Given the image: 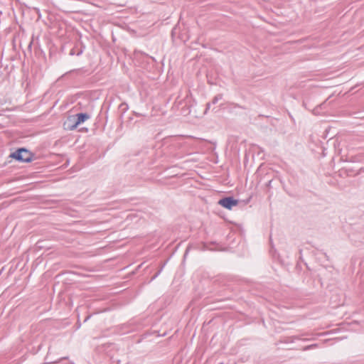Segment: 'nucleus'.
I'll use <instances>...</instances> for the list:
<instances>
[{
	"mask_svg": "<svg viewBox=\"0 0 364 364\" xmlns=\"http://www.w3.org/2000/svg\"><path fill=\"white\" fill-rule=\"evenodd\" d=\"M139 53H140L141 54L145 55V53H144L143 52L139 51ZM146 55L148 56V55H146Z\"/></svg>",
	"mask_w": 364,
	"mask_h": 364,
	"instance_id": "23",
	"label": "nucleus"
},
{
	"mask_svg": "<svg viewBox=\"0 0 364 364\" xmlns=\"http://www.w3.org/2000/svg\"><path fill=\"white\" fill-rule=\"evenodd\" d=\"M9 157L18 162L29 163L34 158V154L28 149L21 147L18 148L15 151L10 154Z\"/></svg>",
	"mask_w": 364,
	"mask_h": 364,
	"instance_id": "1",
	"label": "nucleus"
},
{
	"mask_svg": "<svg viewBox=\"0 0 364 364\" xmlns=\"http://www.w3.org/2000/svg\"><path fill=\"white\" fill-rule=\"evenodd\" d=\"M133 114L136 117H141V116H144V114H141V113H139V112H136L135 111L133 112Z\"/></svg>",
	"mask_w": 364,
	"mask_h": 364,
	"instance_id": "15",
	"label": "nucleus"
},
{
	"mask_svg": "<svg viewBox=\"0 0 364 364\" xmlns=\"http://www.w3.org/2000/svg\"><path fill=\"white\" fill-rule=\"evenodd\" d=\"M119 118L122 119L123 118L124 114L129 109V105L126 102H122L119 107Z\"/></svg>",
	"mask_w": 364,
	"mask_h": 364,
	"instance_id": "5",
	"label": "nucleus"
},
{
	"mask_svg": "<svg viewBox=\"0 0 364 364\" xmlns=\"http://www.w3.org/2000/svg\"><path fill=\"white\" fill-rule=\"evenodd\" d=\"M80 131H81V132H88V129L86 128V127H83V128H81L80 129Z\"/></svg>",
	"mask_w": 364,
	"mask_h": 364,
	"instance_id": "18",
	"label": "nucleus"
},
{
	"mask_svg": "<svg viewBox=\"0 0 364 364\" xmlns=\"http://www.w3.org/2000/svg\"><path fill=\"white\" fill-rule=\"evenodd\" d=\"M350 240L357 245L358 243H364V231L360 232H353L350 235Z\"/></svg>",
	"mask_w": 364,
	"mask_h": 364,
	"instance_id": "4",
	"label": "nucleus"
},
{
	"mask_svg": "<svg viewBox=\"0 0 364 364\" xmlns=\"http://www.w3.org/2000/svg\"><path fill=\"white\" fill-rule=\"evenodd\" d=\"M210 105H211V103H210V102H208V103L206 104V107H205V114H206V113H207V112H208V110H209V109H210Z\"/></svg>",
	"mask_w": 364,
	"mask_h": 364,
	"instance_id": "13",
	"label": "nucleus"
},
{
	"mask_svg": "<svg viewBox=\"0 0 364 364\" xmlns=\"http://www.w3.org/2000/svg\"><path fill=\"white\" fill-rule=\"evenodd\" d=\"M238 203V200L235 199L232 196L223 197L218 200V204L228 210H231Z\"/></svg>",
	"mask_w": 364,
	"mask_h": 364,
	"instance_id": "3",
	"label": "nucleus"
},
{
	"mask_svg": "<svg viewBox=\"0 0 364 364\" xmlns=\"http://www.w3.org/2000/svg\"><path fill=\"white\" fill-rule=\"evenodd\" d=\"M82 71H83V70H82V69H78V70H76V72H77V73H82Z\"/></svg>",
	"mask_w": 364,
	"mask_h": 364,
	"instance_id": "21",
	"label": "nucleus"
},
{
	"mask_svg": "<svg viewBox=\"0 0 364 364\" xmlns=\"http://www.w3.org/2000/svg\"><path fill=\"white\" fill-rule=\"evenodd\" d=\"M310 346H311V348L312 350V349L316 348L318 345L317 343H314V344H311Z\"/></svg>",
	"mask_w": 364,
	"mask_h": 364,
	"instance_id": "17",
	"label": "nucleus"
},
{
	"mask_svg": "<svg viewBox=\"0 0 364 364\" xmlns=\"http://www.w3.org/2000/svg\"><path fill=\"white\" fill-rule=\"evenodd\" d=\"M223 94H218L213 98L212 101L210 102L213 105H215L219 100L223 99Z\"/></svg>",
	"mask_w": 364,
	"mask_h": 364,
	"instance_id": "8",
	"label": "nucleus"
},
{
	"mask_svg": "<svg viewBox=\"0 0 364 364\" xmlns=\"http://www.w3.org/2000/svg\"><path fill=\"white\" fill-rule=\"evenodd\" d=\"M166 264V262H164L161 265V267H160V269L154 274V275L151 277V281H153L160 274L161 272H162L164 267H165Z\"/></svg>",
	"mask_w": 364,
	"mask_h": 364,
	"instance_id": "7",
	"label": "nucleus"
},
{
	"mask_svg": "<svg viewBox=\"0 0 364 364\" xmlns=\"http://www.w3.org/2000/svg\"><path fill=\"white\" fill-rule=\"evenodd\" d=\"M90 115L86 112H80L73 116V119L68 118V130H75L80 124L90 119Z\"/></svg>",
	"mask_w": 364,
	"mask_h": 364,
	"instance_id": "2",
	"label": "nucleus"
},
{
	"mask_svg": "<svg viewBox=\"0 0 364 364\" xmlns=\"http://www.w3.org/2000/svg\"><path fill=\"white\" fill-rule=\"evenodd\" d=\"M299 339H300L299 336H291V337L287 338L284 341V343H293L295 340H299Z\"/></svg>",
	"mask_w": 364,
	"mask_h": 364,
	"instance_id": "9",
	"label": "nucleus"
},
{
	"mask_svg": "<svg viewBox=\"0 0 364 364\" xmlns=\"http://www.w3.org/2000/svg\"><path fill=\"white\" fill-rule=\"evenodd\" d=\"M363 172H364V167H361V168H360L358 170V171H357L355 173H354V176L359 175V174H360V173H363Z\"/></svg>",
	"mask_w": 364,
	"mask_h": 364,
	"instance_id": "12",
	"label": "nucleus"
},
{
	"mask_svg": "<svg viewBox=\"0 0 364 364\" xmlns=\"http://www.w3.org/2000/svg\"><path fill=\"white\" fill-rule=\"evenodd\" d=\"M345 171L346 172L348 176H353V170L351 168H346Z\"/></svg>",
	"mask_w": 364,
	"mask_h": 364,
	"instance_id": "10",
	"label": "nucleus"
},
{
	"mask_svg": "<svg viewBox=\"0 0 364 364\" xmlns=\"http://www.w3.org/2000/svg\"><path fill=\"white\" fill-rule=\"evenodd\" d=\"M46 360H48L47 363H55V361L49 360L48 357L46 358Z\"/></svg>",
	"mask_w": 364,
	"mask_h": 364,
	"instance_id": "19",
	"label": "nucleus"
},
{
	"mask_svg": "<svg viewBox=\"0 0 364 364\" xmlns=\"http://www.w3.org/2000/svg\"><path fill=\"white\" fill-rule=\"evenodd\" d=\"M77 328H79L80 327V323H77Z\"/></svg>",
	"mask_w": 364,
	"mask_h": 364,
	"instance_id": "22",
	"label": "nucleus"
},
{
	"mask_svg": "<svg viewBox=\"0 0 364 364\" xmlns=\"http://www.w3.org/2000/svg\"><path fill=\"white\" fill-rule=\"evenodd\" d=\"M190 249H191V246H188L186 250V251H185V252H184V255H183V259H186V257H187V255H188V254L189 252Z\"/></svg>",
	"mask_w": 364,
	"mask_h": 364,
	"instance_id": "11",
	"label": "nucleus"
},
{
	"mask_svg": "<svg viewBox=\"0 0 364 364\" xmlns=\"http://www.w3.org/2000/svg\"><path fill=\"white\" fill-rule=\"evenodd\" d=\"M90 317H91V315L87 316L85 318L84 322H86L88 319H90Z\"/></svg>",
	"mask_w": 364,
	"mask_h": 364,
	"instance_id": "20",
	"label": "nucleus"
},
{
	"mask_svg": "<svg viewBox=\"0 0 364 364\" xmlns=\"http://www.w3.org/2000/svg\"><path fill=\"white\" fill-rule=\"evenodd\" d=\"M311 350V346H310V345L306 346H304V347L303 348V350H304V351H306V350Z\"/></svg>",
	"mask_w": 364,
	"mask_h": 364,
	"instance_id": "16",
	"label": "nucleus"
},
{
	"mask_svg": "<svg viewBox=\"0 0 364 364\" xmlns=\"http://www.w3.org/2000/svg\"><path fill=\"white\" fill-rule=\"evenodd\" d=\"M2 14V12L0 11V15Z\"/></svg>",
	"mask_w": 364,
	"mask_h": 364,
	"instance_id": "24",
	"label": "nucleus"
},
{
	"mask_svg": "<svg viewBox=\"0 0 364 364\" xmlns=\"http://www.w3.org/2000/svg\"><path fill=\"white\" fill-rule=\"evenodd\" d=\"M272 180L268 181V182L266 183V186L267 188H270L272 187Z\"/></svg>",
	"mask_w": 364,
	"mask_h": 364,
	"instance_id": "14",
	"label": "nucleus"
},
{
	"mask_svg": "<svg viewBox=\"0 0 364 364\" xmlns=\"http://www.w3.org/2000/svg\"><path fill=\"white\" fill-rule=\"evenodd\" d=\"M82 52H83V49L82 47H75L70 50L69 54L70 55H76L79 56L82 53Z\"/></svg>",
	"mask_w": 364,
	"mask_h": 364,
	"instance_id": "6",
	"label": "nucleus"
}]
</instances>
